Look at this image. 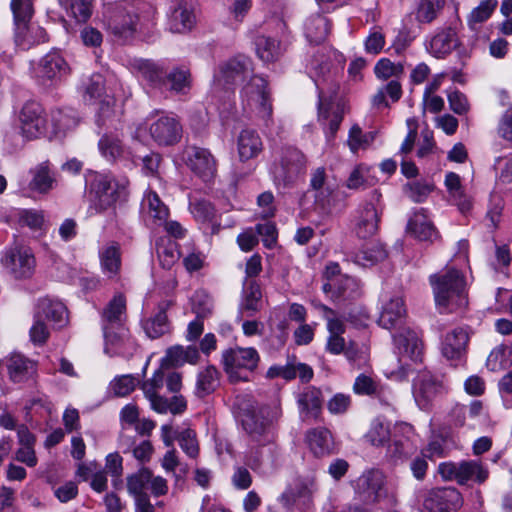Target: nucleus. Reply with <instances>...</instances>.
Masks as SVG:
<instances>
[{
  "label": "nucleus",
  "mask_w": 512,
  "mask_h": 512,
  "mask_svg": "<svg viewBox=\"0 0 512 512\" xmlns=\"http://www.w3.org/2000/svg\"><path fill=\"white\" fill-rule=\"evenodd\" d=\"M406 316L404 301L397 296L383 305L378 323L384 329L394 331L392 337L400 353L418 361L422 355V342L418 333L406 326Z\"/></svg>",
  "instance_id": "f257e3e1"
},
{
  "label": "nucleus",
  "mask_w": 512,
  "mask_h": 512,
  "mask_svg": "<svg viewBox=\"0 0 512 512\" xmlns=\"http://www.w3.org/2000/svg\"><path fill=\"white\" fill-rule=\"evenodd\" d=\"M435 302L438 307L453 311L466 306L465 280L454 268L430 276Z\"/></svg>",
  "instance_id": "f03ea898"
},
{
  "label": "nucleus",
  "mask_w": 512,
  "mask_h": 512,
  "mask_svg": "<svg viewBox=\"0 0 512 512\" xmlns=\"http://www.w3.org/2000/svg\"><path fill=\"white\" fill-rule=\"evenodd\" d=\"M242 107L254 113L266 125L272 122L273 104L268 81L259 75H253L240 91Z\"/></svg>",
  "instance_id": "7ed1b4c3"
},
{
  "label": "nucleus",
  "mask_w": 512,
  "mask_h": 512,
  "mask_svg": "<svg viewBox=\"0 0 512 512\" xmlns=\"http://www.w3.org/2000/svg\"><path fill=\"white\" fill-rule=\"evenodd\" d=\"M11 10L15 22V43L21 49H29L32 45L46 42L47 33L44 28L31 24L33 0H12Z\"/></svg>",
  "instance_id": "20e7f679"
},
{
  "label": "nucleus",
  "mask_w": 512,
  "mask_h": 512,
  "mask_svg": "<svg viewBox=\"0 0 512 512\" xmlns=\"http://www.w3.org/2000/svg\"><path fill=\"white\" fill-rule=\"evenodd\" d=\"M142 76L155 87H166L175 93L185 94L191 87V74L189 69L177 67L166 72L158 64L143 61L139 66Z\"/></svg>",
  "instance_id": "39448f33"
},
{
  "label": "nucleus",
  "mask_w": 512,
  "mask_h": 512,
  "mask_svg": "<svg viewBox=\"0 0 512 512\" xmlns=\"http://www.w3.org/2000/svg\"><path fill=\"white\" fill-rule=\"evenodd\" d=\"M86 182L91 198L90 210H95L96 213L112 207L118 199L120 188H124V185H119L110 175L97 172H90Z\"/></svg>",
  "instance_id": "423d86ee"
},
{
  "label": "nucleus",
  "mask_w": 512,
  "mask_h": 512,
  "mask_svg": "<svg viewBox=\"0 0 512 512\" xmlns=\"http://www.w3.org/2000/svg\"><path fill=\"white\" fill-rule=\"evenodd\" d=\"M260 356L253 347H236L223 352L224 370L231 382L247 381L249 373L254 371Z\"/></svg>",
  "instance_id": "0eeeda50"
},
{
  "label": "nucleus",
  "mask_w": 512,
  "mask_h": 512,
  "mask_svg": "<svg viewBox=\"0 0 512 512\" xmlns=\"http://www.w3.org/2000/svg\"><path fill=\"white\" fill-rule=\"evenodd\" d=\"M305 167L306 158L300 150L292 147L285 148L279 162L275 163L271 169L273 180L276 185L286 187L297 180Z\"/></svg>",
  "instance_id": "6e6552de"
},
{
  "label": "nucleus",
  "mask_w": 512,
  "mask_h": 512,
  "mask_svg": "<svg viewBox=\"0 0 512 512\" xmlns=\"http://www.w3.org/2000/svg\"><path fill=\"white\" fill-rule=\"evenodd\" d=\"M282 416L281 405L274 401L269 405L259 407L257 410H248L242 418L245 431L253 438L264 435Z\"/></svg>",
  "instance_id": "1a4fd4ad"
},
{
  "label": "nucleus",
  "mask_w": 512,
  "mask_h": 512,
  "mask_svg": "<svg viewBox=\"0 0 512 512\" xmlns=\"http://www.w3.org/2000/svg\"><path fill=\"white\" fill-rule=\"evenodd\" d=\"M146 126L152 140L159 146H172L182 137V126L173 116L149 117Z\"/></svg>",
  "instance_id": "9d476101"
},
{
  "label": "nucleus",
  "mask_w": 512,
  "mask_h": 512,
  "mask_svg": "<svg viewBox=\"0 0 512 512\" xmlns=\"http://www.w3.org/2000/svg\"><path fill=\"white\" fill-rule=\"evenodd\" d=\"M381 194L374 191L369 201L363 203L355 217V232L359 238L366 239L376 234L380 222Z\"/></svg>",
  "instance_id": "9b49d317"
},
{
  "label": "nucleus",
  "mask_w": 512,
  "mask_h": 512,
  "mask_svg": "<svg viewBox=\"0 0 512 512\" xmlns=\"http://www.w3.org/2000/svg\"><path fill=\"white\" fill-rule=\"evenodd\" d=\"M19 128L27 140L39 138L47 132V119L42 106L36 102H27L19 113Z\"/></svg>",
  "instance_id": "f8f14e48"
},
{
  "label": "nucleus",
  "mask_w": 512,
  "mask_h": 512,
  "mask_svg": "<svg viewBox=\"0 0 512 512\" xmlns=\"http://www.w3.org/2000/svg\"><path fill=\"white\" fill-rule=\"evenodd\" d=\"M251 76H253L252 61L246 56L239 55L219 66V70L214 75V83L219 87H226L237 81L244 82Z\"/></svg>",
  "instance_id": "ddd939ff"
},
{
  "label": "nucleus",
  "mask_w": 512,
  "mask_h": 512,
  "mask_svg": "<svg viewBox=\"0 0 512 512\" xmlns=\"http://www.w3.org/2000/svg\"><path fill=\"white\" fill-rule=\"evenodd\" d=\"M68 73V64L56 51L47 53L34 67V75L42 85H52L67 76Z\"/></svg>",
  "instance_id": "4468645a"
},
{
  "label": "nucleus",
  "mask_w": 512,
  "mask_h": 512,
  "mask_svg": "<svg viewBox=\"0 0 512 512\" xmlns=\"http://www.w3.org/2000/svg\"><path fill=\"white\" fill-rule=\"evenodd\" d=\"M443 480H486L488 470L477 461L443 462L438 466Z\"/></svg>",
  "instance_id": "2eb2a0df"
},
{
  "label": "nucleus",
  "mask_w": 512,
  "mask_h": 512,
  "mask_svg": "<svg viewBox=\"0 0 512 512\" xmlns=\"http://www.w3.org/2000/svg\"><path fill=\"white\" fill-rule=\"evenodd\" d=\"M183 160L190 170L204 181L211 180L216 173V161L209 150L197 146H187Z\"/></svg>",
  "instance_id": "dca6fc26"
},
{
  "label": "nucleus",
  "mask_w": 512,
  "mask_h": 512,
  "mask_svg": "<svg viewBox=\"0 0 512 512\" xmlns=\"http://www.w3.org/2000/svg\"><path fill=\"white\" fill-rule=\"evenodd\" d=\"M105 352L110 355L130 356L136 350V343L123 327L110 328L104 325Z\"/></svg>",
  "instance_id": "f3484780"
},
{
  "label": "nucleus",
  "mask_w": 512,
  "mask_h": 512,
  "mask_svg": "<svg viewBox=\"0 0 512 512\" xmlns=\"http://www.w3.org/2000/svg\"><path fill=\"white\" fill-rule=\"evenodd\" d=\"M462 502L460 493L452 487L432 489L423 500V512H448L451 507H457Z\"/></svg>",
  "instance_id": "a211bd4d"
},
{
  "label": "nucleus",
  "mask_w": 512,
  "mask_h": 512,
  "mask_svg": "<svg viewBox=\"0 0 512 512\" xmlns=\"http://www.w3.org/2000/svg\"><path fill=\"white\" fill-rule=\"evenodd\" d=\"M323 311V316L327 321V330L329 337L326 343V350L334 355L344 352L348 346L343 338L345 333V325L342 319L336 316V313L325 305L319 306Z\"/></svg>",
  "instance_id": "6ab92c4d"
},
{
  "label": "nucleus",
  "mask_w": 512,
  "mask_h": 512,
  "mask_svg": "<svg viewBox=\"0 0 512 512\" xmlns=\"http://www.w3.org/2000/svg\"><path fill=\"white\" fill-rule=\"evenodd\" d=\"M4 263L15 278H27L32 275L35 259L28 247L16 245L7 253Z\"/></svg>",
  "instance_id": "aec40b11"
},
{
  "label": "nucleus",
  "mask_w": 512,
  "mask_h": 512,
  "mask_svg": "<svg viewBox=\"0 0 512 512\" xmlns=\"http://www.w3.org/2000/svg\"><path fill=\"white\" fill-rule=\"evenodd\" d=\"M77 474L84 479L90 477L93 480H106L107 476L116 478L122 474V457L118 453H111L106 457L105 469L102 471L100 465L95 462L81 464Z\"/></svg>",
  "instance_id": "412c9836"
},
{
  "label": "nucleus",
  "mask_w": 512,
  "mask_h": 512,
  "mask_svg": "<svg viewBox=\"0 0 512 512\" xmlns=\"http://www.w3.org/2000/svg\"><path fill=\"white\" fill-rule=\"evenodd\" d=\"M441 387V383L430 372H419L413 382V396L418 406L426 409L440 392Z\"/></svg>",
  "instance_id": "4be33fe9"
},
{
  "label": "nucleus",
  "mask_w": 512,
  "mask_h": 512,
  "mask_svg": "<svg viewBox=\"0 0 512 512\" xmlns=\"http://www.w3.org/2000/svg\"><path fill=\"white\" fill-rule=\"evenodd\" d=\"M168 24L174 33L190 31L196 24L193 5L185 0L179 1L171 10Z\"/></svg>",
  "instance_id": "5701e85b"
},
{
  "label": "nucleus",
  "mask_w": 512,
  "mask_h": 512,
  "mask_svg": "<svg viewBox=\"0 0 512 512\" xmlns=\"http://www.w3.org/2000/svg\"><path fill=\"white\" fill-rule=\"evenodd\" d=\"M468 334L461 328L447 333L442 342V354L448 360H461L465 355Z\"/></svg>",
  "instance_id": "b1692460"
},
{
  "label": "nucleus",
  "mask_w": 512,
  "mask_h": 512,
  "mask_svg": "<svg viewBox=\"0 0 512 512\" xmlns=\"http://www.w3.org/2000/svg\"><path fill=\"white\" fill-rule=\"evenodd\" d=\"M98 150L101 156L108 162L114 163L118 160L128 158L129 152L121 139L111 133H105L98 141Z\"/></svg>",
  "instance_id": "393cba45"
},
{
  "label": "nucleus",
  "mask_w": 512,
  "mask_h": 512,
  "mask_svg": "<svg viewBox=\"0 0 512 512\" xmlns=\"http://www.w3.org/2000/svg\"><path fill=\"white\" fill-rule=\"evenodd\" d=\"M6 366L9 378L14 383L26 381L35 371L34 362L18 353H13L7 358Z\"/></svg>",
  "instance_id": "a878e982"
},
{
  "label": "nucleus",
  "mask_w": 512,
  "mask_h": 512,
  "mask_svg": "<svg viewBox=\"0 0 512 512\" xmlns=\"http://www.w3.org/2000/svg\"><path fill=\"white\" fill-rule=\"evenodd\" d=\"M262 149L263 143L256 131L244 129L240 132L237 140V150L241 161L257 157Z\"/></svg>",
  "instance_id": "bb28decb"
},
{
  "label": "nucleus",
  "mask_w": 512,
  "mask_h": 512,
  "mask_svg": "<svg viewBox=\"0 0 512 512\" xmlns=\"http://www.w3.org/2000/svg\"><path fill=\"white\" fill-rule=\"evenodd\" d=\"M297 403L304 419H316L322 407L321 391L315 387H307L298 394Z\"/></svg>",
  "instance_id": "cd10ccee"
},
{
  "label": "nucleus",
  "mask_w": 512,
  "mask_h": 512,
  "mask_svg": "<svg viewBox=\"0 0 512 512\" xmlns=\"http://www.w3.org/2000/svg\"><path fill=\"white\" fill-rule=\"evenodd\" d=\"M79 123L76 112L72 109H56L51 113V136L64 137L69 131L76 128Z\"/></svg>",
  "instance_id": "c85d7f7f"
},
{
  "label": "nucleus",
  "mask_w": 512,
  "mask_h": 512,
  "mask_svg": "<svg viewBox=\"0 0 512 512\" xmlns=\"http://www.w3.org/2000/svg\"><path fill=\"white\" fill-rule=\"evenodd\" d=\"M125 318L126 298L122 293H117L102 312V328L105 324L110 328L121 327Z\"/></svg>",
  "instance_id": "c756f323"
},
{
  "label": "nucleus",
  "mask_w": 512,
  "mask_h": 512,
  "mask_svg": "<svg viewBox=\"0 0 512 512\" xmlns=\"http://www.w3.org/2000/svg\"><path fill=\"white\" fill-rule=\"evenodd\" d=\"M310 187L314 191L315 202L322 208L330 204V198L334 192L332 185L327 177L325 169L322 167L313 171L310 179Z\"/></svg>",
  "instance_id": "7c9ffc66"
},
{
  "label": "nucleus",
  "mask_w": 512,
  "mask_h": 512,
  "mask_svg": "<svg viewBox=\"0 0 512 512\" xmlns=\"http://www.w3.org/2000/svg\"><path fill=\"white\" fill-rule=\"evenodd\" d=\"M322 289L325 293L331 292L332 297L349 299L358 295L359 284L356 279L343 275L336 280L324 283Z\"/></svg>",
  "instance_id": "2f4dec72"
},
{
  "label": "nucleus",
  "mask_w": 512,
  "mask_h": 512,
  "mask_svg": "<svg viewBox=\"0 0 512 512\" xmlns=\"http://www.w3.org/2000/svg\"><path fill=\"white\" fill-rule=\"evenodd\" d=\"M101 269L109 278H114L121 267L120 247L117 243H109L99 251Z\"/></svg>",
  "instance_id": "473e14b6"
},
{
  "label": "nucleus",
  "mask_w": 512,
  "mask_h": 512,
  "mask_svg": "<svg viewBox=\"0 0 512 512\" xmlns=\"http://www.w3.org/2000/svg\"><path fill=\"white\" fill-rule=\"evenodd\" d=\"M37 317L45 318L58 327L65 325L67 321L66 307L60 301L48 298L41 299L38 304Z\"/></svg>",
  "instance_id": "72a5a7b5"
},
{
  "label": "nucleus",
  "mask_w": 512,
  "mask_h": 512,
  "mask_svg": "<svg viewBox=\"0 0 512 512\" xmlns=\"http://www.w3.org/2000/svg\"><path fill=\"white\" fill-rule=\"evenodd\" d=\"M456 46V33L447 28L435 34L427 47L428 51L436 58H442L449 54Z\"/></svg>",
  "instance_id": "f704fd0d"
},
{
  "label": "nucleus",
  "mask_w": 512,
  "mask_h": 512,
  "mask_svg": "<svg viewBox=\"0 0 512 512\" xmlns=\"http://www.w3.org/2000/svg\"><path fill=\"white\" fill-rule=\"evenodd\" d=\"M262 293L259 285L254 281H246L243 288V298L240 311L247 317L255 315L261 308Z\"/></svg>",
  "instance_id": "c9c22d12"
},
{
  "label": "nucleus",
  "mask_w": 512,
  "mask_h": 512,
  "mask_svg": "<svg viewBox=\"0 0 512 512\" xmlns=\"http://www.w3.org/2000/svg\"><path fill=\"white\" fill-rule=\"evenodd\" d=\"M306 442L316 456L328 454L332 449V436L328 429L313 428L306 433Z\"/></svg>",
  "instance_id": "e433bc0d"
},
{
  "label": "nucleus",
  "mask_w": 512,
  "mask_h": 512,
  "mask_svg": "<svg viewBox=\"0 0 512 512\" xmlns=\"http://www.w3.org/2000/svg\"><path fill=\"white\" fill-rule=\"evenodd\" d=\"M172 301H164L159 305V312L146 320L143 328L149 338L156 339L169 331V323L166 310L172 306Z\"/></svg>",
  "instance_id": "4c0bfd02"
},
{
  "label": "nucleus",
  "mask_w": 512,
  "mask_h": 512,
  "mask_svg": "<svg viewBox=\"0 0 512 512\" xmlns=\"http://www.w3.org/2000/svg\"><path fill=\"white\" fill-rule=\"evenodd\" d=\"M142 210L150 219L157 222L159 225L165 222L169 215L168 207L153 191H148L145 194L142 200Z\"/></svg>",
  "instance_id": "58836bf2"
},
{
  "label": "nucleus",
  "mask_w": 512,
  "mask_h": 512,
  "mask_svg": "<svg viewBox=\"0 0 512 512\" xmlns=\"http://www.w3.org/2000/svg\"><path fill=\"white\" fill-rule=\"evenodd\" d=\"M408 230L421 241H432L437 237L435 227L424 214L423 210L416 212L413 217H411L408 222Z\"/></svg>",
  "instance_id": "ea45409f"
},
{
  "label": "nucleus",
  "mask_w": 512,
  "mask_h": 512,
  "mask_svg": "<svg viewBox=\"0 0 512 512\" xmlns=\"http://www.w3.org/2000/svg\"><path fill=\"white\" fill-rule=\"evenodd\" d=\"M311 491L305 482H293L280 497L281 503L286 507L306 506L310 501Z\"/></svg>",
  "instance_id": "a19ab883"
},
{
  "label": "nucleus",
  "mask_w": 512,
  "mask_h": 512,
  "mask_svg": "<svg viewBox=\"0 0 512 512\" xmlns=\"http://www.w3.org/2000/svg\"><path fill=\"white\" fill-rule=\"evenodd\" d=\"M150 402L151 408L160 414L172 413L180 414L185 411L187 404L183 396L175 395L170 400L155 394L153 396H146Z\"/></svg>",
  "instance_id": "79ce46f5"
},
{
  "label": "nucleus",
  "mask_w": 512,
  "mask_h": 512,
  "mask_svg": "<svg viewBox=\"0 0 512 512\" xmlns=\"http://www.w3.org/2000/svg\"><path fill=\"white\" fill-rule=\"evenodd\" d=\"M306 38L315 44L323 42L329 33V22L326 17L316 14L306 19L305 25Z\"/></svg>",
  "instance_id": "37998d69"
},
{
  "label": "nucleus",
  "mask_w": 512,
  "mask_h": 512,
  "mask_svg": "<svg viewBox=\"0 0 512 512\" xmlns=\"http://www.w3.org/2000/svg\"><path fill=\"white\" fill-rule=\"evenodd\" d=\"M219 372L214 366H207L197 375L195 394L203 398L213 393L219 386Z\"/></svg>",
  "instance_id": "c03bdc74"
},
{
  "label": "nucleus",
  "mask_w": 512,
  "mask_h": 512,
  "mask_svg": "<svg viewBox=\"0 0 512 512\" xmlns=\"http://www.w3.org/2000/svg\"><path fill=\"white\" fill-rule=\"evenodd\" d=\"M58 3L78 23L86 22L92 15L93 0H58Z\"/></svg>",
  "instance_id": "a18cd8bd"
},
{
  "label": "nucleus",
  "mask_w": 512,
  "mask_h": 512,
  "mask_svg": "<svg viewBox=\"0 0 512 512\" xmlns=\"http://www.w3.org/2000/svg\"><path fill=\"white\" fill-rule=\"evenodd\" d=\"M138 20L130 12L119 11L110 19L109 27L115 35L126 38L137 30Z\"/></svg>",
  "instance_id": "49530a36"
},
{
  "label": "nucleus",
  "mask_w": 512,
  "mask_h": 512,
  "mask_svg": "<svg viewBox=\"0 0 512 512\" xmlns=\"http://www.w3.org/2000/svg\"><path fill=\"white\" fill-rule=\"evenodd\" d=\"M356 494L360 501L365 504H373L379 502L386 497L387 491L382 482H356Z\"/></svg>",
  "instance_id": "de8ad7c7"
},
{
  "label": "nucleus",
  "mask_w": 512,
  "mask_h": 512,
  "mask_svg": "<svg viewBox=\"0 0 512 512\" xmlns=\"http://www.w3.org/2000/svg\"><path fill=\"white\" fill-rule=\"evenodd\" d=\"M255 44L257 55L264 62L276 61L283 53L280 42L271 37L259 36Z\"/></svg>",
  "instance_id": "09e8293b"
},
{
  "label": "nucleus",
  "mask_w": 512,
  "mask_h": 512,
  "mask_svg": "<svg viewBox=\"0 0 512 512\" xmlns=\"http://www.w3.org/2000/svg\"><path fill=\"white\" fill-rule=\"evenodd\" d=\"M33 178L30 186L33 190L40 193H47L53 189L55 178L50 171L48 162L41 163L32 171Z\"/></svg>",
  "instance_id": "8fccbe9b"
},
{
  "label": "nucleus",
  "mask_w": 512,
  "mask_h": 512,
  "mask_svg": "<svg viewBox=\"0 0 512 512\" xmlns=\"http://www.w3.org/2000/svg\"><path fill=\"white\" fill-rule=\"evenodd\" d=\"M498 5L497 0H482L467 17V24L473 31L478 30V26L486 22Z\"/></svg>",
  "instance_id": "3c124183"
},
{
  "label": "nucleus",
  "mask_w": 512,
  "mask_h": 512,
  "mask_svg": "<svg viewBox=\"0 0 512 512\" xmlns=\"http://www.w3.org/2000/svg\"><path fill=\"white\" fill-rule=\"evenodd\" d=\"M85 100H103L106 97H113L110 95L106 88V80L103 75L96 73L90 76L88 81L84 84Z\"/></svg>",
  "instance_id": "603ef678"
},
{
  "label": "nucleus",
  "mask_w": 512,
  "mask_h": 512,
  "mask_svg": "<svg viewBox=\"0 0 512 512\" xmlns=\"http://www.w3.org/2000/svg\"><path fill=\"white\" fill-rule=\"evenodd\" d=\"M114 103V97H106L99 102L96 116V124L99 128H116L115 123L119 121V114L113 109Z\"/></svg>",
  "instance_id": "864d4df0"
},
{
  "label": "nucleus",
  "mask_w": 512,
  "mask_h": 512,
  "mask_svg": "<svg viewBox=\"0 0 512 512\" xmlns=\"http://www.w3.org/2000/svg\"><path fill=\"white\" fill-rule=\"evenodd\" d=\"M365 438L373 446H384L390 439L389 424L381 419L373 420Z\"/></svg>",
  "instance_id": "5fc2aeb1"
},
{
  "label": "nucleus",
  "mask_w": 512,
  "mask_h": 512,
  "mask_svg": "<svg viewBox=\"0 0 512 512\" xmlns=\"http://www.w3.org/2000/svg\"><path fill=\"white\" fill-rule=\"evenodd\" d=\"M376 132L370 131L364 133L362 129L356 124L350 128L348 137V146L353 153L360 149H367L375 140Z\"/></svg>",
  "instance_id": "6e6d98bb"
},
{
  "label": "nucleus",
  "mask_w": 512,
  "mask_h": 512,
  "mask_svg": "<svg viewBox=\"0 0 512 512\" xmlns=\"http://www.w3.org/2000/svg\"><path fill=\"white\" fill-rule=\"evenodd\" d=\"M387 256L386 249L382 244H374L371 248L360 251L355 255V263L363 267L374 265Z\"/></svg>",
  "instance_id": "4d7b16f0"
},
{
  "label": "nucleus",
  "mask_w": 512,
  "mask_h": 512,
  "mask_svg": "<svg viewBox=\"0 0 512 512\" xmlns=\"http://www.w3.org/2000/svg\"><path fill=\"white\" fill-rule=\"evenodd\" d=\"M370 169L364 165L356 166L346 180V186L349 189H364L371 184Z\"/></svg>",
  "instance_id": "13d9d810"
},
{
  "label": "nucleus",
  "mask_w": 512,
  "mask_h": 512,
  "mask_svg": "<svg viewBox=\"0 0 512 512\" xmlns=\"http://www.w3.org/2000/svg\"><path fill=\"white\" fill-rule=\"evenodd\" d=\"M494 169L496 171L497 185L512 183V154L500 156L495 159Z\"/></svg>",
  "instance_id": "bf43d9fd"
},
{
  "label": "nucleus",
  "mask_w": 512,
  "mask_h": 512,
  "mask_svg": "<svg viewBox=\"0 0 512 512\" xmlns=\"http://www.w3.org/2000/svg\"><path fill=\"white\" fill-rule=\"evenodd\" d=\"M190 212L198 222H212L215 209L212 204L206 200L195 199L190 202Z\"/></svg>",
  "instance_id": "052dcab7"
},
{
  "label": "nucleus",
  "mask_w": 512,
  "mask_h": 512,
  "mask_svg": "<svg viewBox=\"0 0 512 512\" xmlns=\"http://www.w3.org/2000/svg\"><path fill=\"white\" fill-rule=\"evenodd\" d=\"M374 72L380 79H389L391 77H398L403 74L404 67L401 63H393L388 58L380 59L375 67Z\"/></svg>",
  "instance_id": "680f3d73"
},
{
  "label": "nucleus",
  "mask_w": 512,
  "mask_h": 512,
  "mask_svg": "<svg viewBox=\"0 0 512 512\" xmlns=\"http://www.w3.org/2000/svg\"><path fill=\"white\" fill-rule=\"evenodd\" d=\"M157 254L160 264L165 269H170L180 257L177 245L173 241H168L167 244L158 246Z\"/></svg>",
  "instance_id": "e2e57ef3"
},
{
  "label": "nucleus",
  "mask_w": 512,
  "mask_h": 512,
  "mask_svg": "<svg viewBox=\"0 0 512 512\" xmlns=\"http://www.w3.org/2000/svg\"><path fill=\"white\" fill-rule=\"evenodd\" d=\"M128 492L135 498L137 512H154V506L150 503L149 493L145 487H139L127 483Z\"/></svg>",
  "instance_id": "0e129e2a"
},
{
  "label": "nucleus",
  "mask_w": 512,
  "mask_h": 512,
  "mask_svg": "<svg viewBox=\"0 0 512 512\" xmlns=\"http://www.w3.org/2000/svg\"><path fill=\"white\" fill-rule=\"evenodd\" d=\"M136 378L132 375H122L116 377L110 383V390L115 396L124 397L129 395L136 387Z\"/></svg>",
  "instance_id": "69168bd1"
},
{
  "label": "nucleus",
  "mask_w": 512,
  "mask_h": 512,
  "mask_svg": "<svg viewBox=\"0 0 512 512\" xmlns=\"http://www.w3.org/2000/svg\"><path fill=\"white\" fill-rule=\"evenodd\" d=\"M433 190V184L414 181L405 186L407 196L414 202H423Z\"/></svg>",
  "instance_id": "338daca9"
},
{
  "label": "nucleus",
  "mask_w": 512,
  "mask_h": 512,
  "mask_svg": "<svg viewBox=\"0 0 512 512\" xmlns=\"http://www.w3.org/2000/svg\"><path fill=\"white\" fill-rule=\"evenodd\" d=\"M181 449L190 457L195 458L199 454V444L196 433L191 429L182 431L178 436Z\"/></svg>",
  "instance_id": "774afa93"
}]
</instances>
